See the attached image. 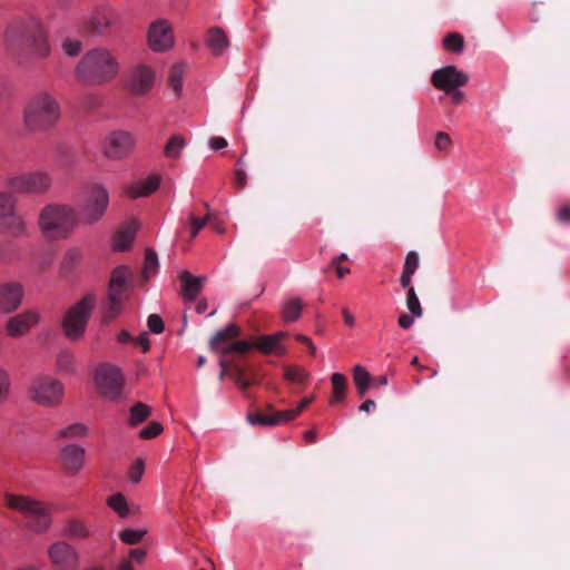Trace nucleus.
I'll use <instances>...</instances> for the list:
<instances>
[{
  "label": "nucleus",
  "mask_w": 570,
  "mask_h": 570,
  "mask_svg": "<svg viewBox=\"0 0 570 570\" xmlns=\"http://www.w3.org/2000/svg\"><path fill=\"white\" fill-rule=\"evenodd\" d=\"M146 557V551L144 549H131L129 552V559L136 562H142Z\"/></svg>",
  "instance_id": "nucleus-62"
},
{
  "label": "nucleus",
  "mask_w": 570,
  "mask_h": 570,
  "mask_svg": "<svg viewBox=\"0 0 570 570\" xmlns=\"http://www.w3.org/2000/svg\"><path fill=\"white\" fill-rule=\"evenodd\" d=\"M135 146V138L128 131L110 132L104 140V154L110 159H122L130 154Z\"/></svg>",
  "instance_id": "nucleus-13"
},
{
  "label": "nucleus",
  "mask_w": 570,
  "mask_h": 570,
  "mask_svg": "<svg viewBox=\"0 0 570 570\" xmlns=\"http://www.w3.org/2000/svg\"><path fill=\"white\" fill-rule=\"evenodd\" d=\"M30 400L43 407H57L65 397V385L58 379L40 374L32 377L28 389Z\"/></svg>",
  "instance_id": "nucleus-6"
},
{
  "label": "nucleus",
  "mask_w": 570,
  "mask_h": 570,
  "mask_svg": "<svg viewBox=\"0 0 570 570\" xmlns=\"http://www.w3.org/2000/svg\"><path fill=\"white\" fill-rule=\"evenodd\" d=\"M23 296L22 286L18 283H8L0 286V311L12 313L21 305Z\"/></svg>",
  "instance_id": "nucleus-20"
},
{
  "label": "nucleus",
  "mask_w": 570,
  "mask_h": 570,
  "mask_svg": "<svg viewBox=\"0 0 570 570\" xmlns=\"http://www.w3.org/2000/svg\"><path fill=\"white\" fill-rule=\"evenodd\" d=\"M78 224V213L66 204H48L39 213V229L50 240L66 239Z\"/></svg>",
  "instance_id": "nucleus-4"
},
{
  "label": "nucleus",
  "mask_w": 570,
  "mask_h": 570,
  "mask_svg": "<svg viewBox=\"0 0 570 570\" xmlns=\"http://www.w3.org/2000/svg\"><path fill=\"white\" fill-rule=\"evenodd\" d=\"M108 505L116 511L119 517L126 518L129 513V508L125 497L121 493H116L108 498Z\"/></svg>",
  "instance_id": "nucleus-41"
},
{
  "label": "nucleus",
  "mask_w": 570,
  "mask_h": 570,
  "mask_svg": "<svg viewBox=\"0 0 570 570\" xmlns=\"http://www.w3.org/2000/svg\"><path fill=\"white\" fill-rule=\"evenodd\" d=\"M312 397H305L301 401L299 405L295 410H286L285 413H292L293 420L307 406L312 403Z\"/></svg>",
  "instance_id": "nucleus-59"
},
{
  "label": "nucleus",
  "mask_w": 570,
  "mask_h": 570,
  "mask_svg": "<svg viewBox=\"0 0 570 570\" xmlns=\"http://www.w3.org/2000/svg\"><path fill=\"white\" fill-rule=\"evenodd\" d=\"M331 383L333 387V395L330 402L333 405L345 399L346 377L341 373H334L331 376Z\"/></svg>",
  "instance_id": "nucleus-34"
},
{
  "label": "nucleus",
  "mask_w": 570,
  "mask_h": 570,
  "mask_svg": "<svg viewBox=\"0 0 570 570\" xmlns=\"http://www.w3.org/2000/svg\"><path fill=\"white\" fill-rule=\"evenodd\" d=\"M131 277V272L125 265L116 267L109 282V294H116L124 297L128 289V281Z\"/></svg>",
  "instance_id": "nucleus-24"
},
{
  "label": "nucleus",
  "mask_w": 570,
  "mask_h": 570,
  "mask_svg": "<svg viewBox=\"0 0 570 570\" xmlns=\"http://www.w3.org/2000/svg\"><path fill=\"white\" fill-rule=\"evenodd\" d=\"M61 48L67 56L76 57L82 49V42L80 40L66 38L61 43Z\"/></svg>",
  "instance_id": "nucleus-47"
},
{
  "label": "nucleus",
  "mask_w": 570,
  "mask_h": 570,
  "mask_svg": "<svg viewBox=\"0 0 570 570\" xmlns=\"http://www.w3.org/2000/svg\"><path fill=\"white\" fill-rule=\"evenodd\" d=\"M48 559L52 570H77L80 556L75 547L59 540L48 547Z\"/></svg>",
  "instance_id": "nucleus-12"
},
{
  "label": "nucleus",
  "mask_w": 570,
  "mask_h": 570,
  "mask_svg": "<svg viewBox=\"0 0 570 570\" xmlns=\"http://www.w3.org/2000/svg\"><path fill=\"white\" fill-rule=\"evenodd\" d=\"M87 426L82 423H72L57 432L56 440L60 439H77L87 434Z\"/></svg>",
  "instance_id": "nucleus-37"
},
{
  "label": "nucleus",
  "mask_w": 570,
  "mask_h": 570,
  "mask_svg": "<svg viewBox=\"0 0 570 570\" xmlns=\"http://www.w3.org/2000/svg\"><path fill=\"white\" fill-rule=\"evenodd\" d=\"M144 463L140 460H137L129 470V478L134 483H138L144 473Z\"/></svg>",
  "instance_id": "nucleus-54"
},
{
  "label": "nucleus",
  "mask_w": 570,
  "mask_h": 570,
  "mask_svg": "<svg viewBox=\"0 0 570 570\" xmlns=\"http://www.w3.org/2000/svg\"><path fill=\"white\" fill-rule=\"evenodd\" d=\"M412 276H413L412 273H409V272H405V271L402 272V275L400 277V283H401V286L403 288H407L409 289L410 287H412L411 286Z\"/></svg>",
  "instance_id": "nucleus-64"
},
{
  "label": "nucleus",
  "mask_w": 570,
  "mask_h": 570,
  "mask_svg": "<svg viewBox=\"0 0 570 570\" xmlns=\"http://www.w3.org/2000/svg\"><path fill=\"white\" fill-rule=\"evenodd\" d=\"M252 425L276 426L293 420L292 413L285 411H274L272 405H268V413L256 412L249 413L247 416Z\"/></svg>",
  "instance_id": "nucleus-21"
},
{
  "label": "nucleus",
  "mask_w": 570,
  "mask_h": 570,
  "mask_svg": "<svg viewBox=\"0 0 570 570\" xmlns=\"http://www.w3.org/2000/svg\"><path fill=\"white\" fill-rule=\"evenodd\" d=\"M137 224L135 222H130L124 227H121L115 235L114 238V247L117 250H126L128 249L134 239L137 232Z\"/></svg>",
  "instance_id": "nucleus-28"
},
{
  "label": "nucleus",
  "mask_w": 570,
  "mask_h": 570,
  "mask_svg": "<svg viewBox=\"0 0 570 570\" xmlns=\"http://www.w3.org/2000/svg\"><path fill=\"white\" fill-rule=\"evenodd\" d=\"M60 115L58 101L48 92H40L26 102L22 124L29 132H45L56 126Z\"/></svg>",
  "instance_id": "nucleus-3"
},
{
  "label": "nucleus",
  "mask_w": 570,
  "mask_h": 570,
  "mask_svg": "<svg viewBox=\"0 0 570 570\" xmlns=\"http://www.w3.org/2000/svg\"><path fill=\"white\" fill-rule=\"evenodd\" d=\"M443 46L448 51L460 53L464 47V39L460 33H448L443 39Z\"/></svg>",
  "instance_id": "nucleus-40"
},
{
  "label": "nucleus",
  "mask_w": 570,
  "mask_h": 570,
  "mask_svg": "<svg viewBox=\"0 0 570 570\" xmlns=\"http://www.w3.org/2000/svg\"><path fill=\"white\" fill-rule=\"evenodd\" d=\"M284 377L293 383L302 384L307 379V373L299 367H285Z\"/></svg>",
  "instance_id": "nucleus-45"
},
{
  "label": "nucleus",
  "mask_w": 570,
  "mask_h": 570,
  "mask_svg": "<svg viewBox=\"0 0 570 570\" xmlns=\"http://www.w3.org/2000/svg\"><path fill=\"white\" fill-rule=\"evenodd\" d=\"M95 305V296L88 294L66 312L62 330L68 338L78 340L83 335Z\"/></svg>",
  "instance_id": "nucleus-8"
},
{
  "label": "nucleus",
  "mask_w": 570,
  "mask_h": 570,
  "mask_svg": "<svg viewBox=\"0 0 570 570\" xmlns=\"http://www.w3.org/2000/svg\"><path fill=\"white\" fill-rule=\"evenodd\" d=\"M94 384L100 397L108 402H117L122 397L125 377L119 367L102 363L92 374Z\"/></svg>",
  "instance_id": "nucleus-7"
},
{
  "label": "nucleus",
  "mask_w": 570,
  "mask_h": 570,
  "mask_svg": "<svg viewBox=\"0 0 570 570\" xmlns=\"http://www.w3.org/2000/svg\"><path fill=\"white\" fill-rule=\"evenodd\" d=\"M286 337L285 332H277L272 335H259L254 337V347L264 355L283 356L286 354V347L282 341Z\"/></svg>",
  "instance_id": "nucleus-19"
},
{
  "label": "nucleus",
  "mask_w": 570,
  "mask_h": 570,
  "mask_svg": "<svg viewBox=\"0 0 570 570\" xmlns=\"http://www.w3.org/2000/svg\"><path fill=\"white\" fill-rule=\"evenodd\" d=\"M240 335V328L236 324H229L224 330L218 331L209 342V348L220 356H228L236 353L244 355L254 347V340L234 341Z\"/></svg>",
  "instance_id": "nucleus-10"
},
{
  "label": "nucleus",
  "mask_w": 570,
  "mask_h": 570,
  "mask_svg": "<svg viewBox=\"0 0 570 570\" xmlns=\"http://www.w3.org/2000/svg\"><path fill=\"white\" fill-rule=\"evenodd\" d=\"M469 76L456 69L454 66H446L435 70L432 73V85L446 94H450L454 89L463 87L468 83Z\"/></svg>",
  "instance_id": "nucleus-14"
},
{
  "label": "nucleus",
  "mask_w": 570,
  "mask_h": 570,
  "mask_svg": "<svg viewBox=\"0 0 570 570\" xmlns=\"http://www.w3.org/2000/svg\"><path fill=\"white\" fill-rule=\"evenodd\" d=\"M161 431H163V425L160 423L151 422L146 428L140 430L139 436L141 439L148 440V439L156 438L157 435H159L161 433Z\"/></svg>",
  "instance_id": "nucleus-49"
},
{
  "label": "nucleus",
  "mask_w": 570,
  "mask_h": 570,
  "mask_svg": "<svg viewBox=\"0 0 570 570\" xmlns=\"http://www.w3.org/2000/svg\"><path fill=\"white\" fill-rule=\"evenodd\" d=\"M119 62L111 51L105 47L88 50L75 68V77L86 85H102L116 78Z\"/></svg>",
  "instance_id": "nucleus-2"
},
{
  "label": "nucleus",
  "mask_w": 570,
  "mask_h": 570,
  "mask_svg": "<svg viewBox=\"0 0 570 570\" xmlns=\"http://www.w3.org/2000/svg\"><path fill=\"white\" fill-rule=\"evenodd\" d=\"M148 45L153 51L164 52L174 46L171 26L167 20L154 21L148 29Z\"/></svg>",
  "instance_id": "nucleus-16"
},
{
  "label": "nucleus",
  "mask_w": 570,
  "mask_h": 570,
  "mask_svg": "<svg viewBox=\"0 0 570 570\" xmlns=\"http://www.w3.org/2000/svg\"><path fill=\"white\" fill-rule=\"evenodd\" d=\"M399 325L404 328V330H407L410 328L413 323H414V316L413 315H409L406 313H403L399 316Z\"/></svg>",
  "instance_id": "nucleus-60"
},
{
  "label": "nucleus",
  "mask_w": 570,
  "mask_h": 570,
  "mask_svg": "<svg viewBox=\"0 0 570 570\" xmlns=\"http://www.w3.org/2000/svg\"><path fill=\"white\" fill-rule=\"evenodd\" d=\"M206 43L212 53L219 56L229 46L228 38L223 29L213 27L207 32Z\"/></svg>",
  "instance_id": "nucleus-26"
},
{
  "label": "nucleus",
  "mask_w": 570,
  "mask_h": 570,
  "mask_svg": "<svg viewBox=\"0 0 570 570\" xmlns=\"http://www.w3.org/2000/svg\"><path fill=\"white\" fill-rule=\"evenodd\" d=\"M57 372L60 374H75V355L68 350L61 351L56 358Z\"/></svg>",
  "instance_id": "nucleus-33"
},
{
  "label": "nucleus",
  "mask_w": 570,
  "mask_h": 570,
  "mask_svg": "<svg viewBox=\"0 0 570 570\" xmlns=\"http://www.w3.org/2000/svg\"><path fill=\"white\" fill-rule=\"evenodd\" d=\"M160 179L158 176H150L144 180H140L126 190L130 198L145 197L153 194L159 186Z\"/></svg>",
  "instance_id": "nucleus-25"
},
{
  "label": "nucleus",
  "mask_w": 570,
  "mask_h": 570,
  "mask_svg": "<svg viewBox=\"0 0 570 570\" xmlns=\"http://www.w3.org/2000/svg\"><path fill=\"white\" fill-rule=\"evenodd\" d=\"M209 222H212V214L208 213L204 218L195 215L189 216L190 238L194 239L200 229H203Z\"/></svg>",
  "instance_id": "nucleus-44"
},
{
  "label": "nucleus",
  "mask_w": 570,
  "mask_h": 570,
  "mask_svg": "<svg viewBox=\"0 0 570 570\" xmlns=\"http://www.w3.org/2000/svg\"><path fill=\"white\" fill-rule=\"evenodd\" d=\"M151 415V407L142 402L135 403L129 409L128 424L137 426L145 422Z\"/></svg>",
  "instance_id": "nucleus-31"
},
{
  "label": "nucleus",
  "mask_w": 570,
  "mask_h": 570,
  "mask_svg": "<svg viewBox=\"0 0 570 570\" xmlns=\"http://www.w3.org/2000/svg\"><path fill=\"white\" fill-rule=\"evenodd\" d=\"M419 254L414 250H411L405 257L403 271L414 274L419 267Z\"/></svg>",
  "instance_id": "nucleus-50"
},
{
  "label": "nucleus",
  "mask_w": 570,
  "mask_h": 570,
  "mask_svg": "<svg viewBox=\"0 0 570 570\" xmlns=\"http://www.w3.org/2000/svg\"><path fill=\"white\" fill-rule=\"evenodd\" d=\"M135 343L138 346L142 347L144 352H147L150 348V342L146 333L140 334L136 340Z\"/></svg>",
  "instance_id": "nucleus-63"
},
{
  "label": "nucleus",
  "mask_w": 570,
  "mask_h": 570,
  "mask_svg": "<svg viewBox=\"0 0 570 570\" xmlns=\"http://www.w3.org/2000/svg\"><path fill=\"white\" fill-rule=\"evenodd\" d=\"M6 50L20 61L29 58L46 59L51 46L42 21L26 14L13 19L4 31Z\"/></svg>",
  "instance_id": "nucleus-1"
},
{
  "label": "nucleus",
  "mask_w": 570,
  "mask_h": 570,
  "mask_svg": "<svg viewBox=\"0 0 570 570\" xmlns=\"http://www.w3.org/2000/svg\"><path fill=\"white\" fill-rule=\"evenodd\" d=\"M155 73L146 66H137L132 69L129 80L130 89L138 95L147 92L154 85Z\"/></svg>",
  "instance_id": "nucleus-22"
},
{
  "label": "nucleus",
  "mask_w": 570,
  "mask_h": 570,
  "mask_svg": "<svg viewBox=\"0 0 570 570\" xmlns=\"http://www.w3.org/2000/svg\"><path fill=\"white\" fill-rule=\"evenodd\" d=\"M247 183V175L243 169L235 170L234 185L238 190L245 188Z\"/></svg>",
  "instance_id": "nucleus-56"
},
{
  "label": "nucleus",
  "mask_w": 570,
  "mask_h": 570,
  "mask_svg": "<svg viewBox=\"0 0 570 570\" xmlns=\"http://www.w3.org/2000/svg\"><path fill=\"white\" fill-rule=\"evenodd\" d=\"M556 216L559 223L570 224V204H562Z\"/></svg>",
  "instance_id": "nucleus-55"
},
{
  "label": "nucleus",
  "mask_w": 570,
  "mask_h": 570,
  "mask_svg": "<svg viewBox=\"0 0 570 570\" xmlns=\"http://www.w3.org/2000/svg\"><path fill=\"white\" fill-rule=\"evenodd\" d=\"M51 185V175L43 170L21 174L9 179V186L22 194L42 195L50 189Z\"/></svg>",
  "instance_id": "nucleus-11"
},
{
  "label": "nucleus",
  "mask_w": 570,
  "mask_h": 570,
  "mask_svg": "<svg viewBox=\"0 0 570 570\" xmlns=\"http://www.w3.org/2000/svg\"><path fill=\"white\" fill-rule=\"evenodd\" d=\"M229 371H230V379L234 382L246 377V368L236 361L229 362Z\"/></svg>",
  "instance_id": "nucleus-53"
},
{
  "label": "nucleus",
  "mask_w": 570,
  "mask_h": 570,
  "mask_svg": "<svg viewBox=\"0 0 570 570\" xmlns=\"http://www.w3.org/2000/svg\"><path fill=\"white\" fill-rule=\"evenodd\" d=\"M145 534V530L125 529L120 533V539L127 544H136L144 538Z\"/></svg>",
  "instance_id": "nucleus-46"
},
{
  "label": "nucleus",
  "mask_w": 570,
  "mask_h": 570,
  "mask_svg": "<svg viewBox=\"0 0 570 570\" xmlns=\"http://www.w3.org/2000/svg\"><path fill=\"white\" fill-rule=\"evenodd\" d=\"M158 269V258L157 254L151 250L147 249L145 255V263H144V271L142 276L144 281H148L150 276H153Z\"/></svg>",
  "instance_id": "nucleus-42"
},
{
  "label": "nucleus",
  "mask_w": 570,
  "mask_h": 570,
  "mask_svg": "<svg viewBox=\"0 0 570 570\" xmlns=\"http://www.w3.org/2000/svg\"><path fill=\"white\" fill-rule=\"evenodd\" d=\"M148 328L151 333L160 334L164 332L165 325L161 317L157 314H150L147 320Z\"/></svg>",
  "instance_id": "nucleus-51"
},
{
  "label": "nucleus",
  "mask_w": 570,
  "mask_h": 570,
  "mask_svg": "<svg viewBox=\"0 0 570 570\" xmlns=\"http://www.w3.org/2000/svg\"><path fill=\"white\" fill-rule=\"evenodd\" d=\"M204 281V277H195L189 272L184 271L180 275V282L185 298L195 301L202 289Z\"/></svg>",
  "instance_id": "nucleus-27"
},
{
  "label": "nucleus",
  "mask_w": 570,
  "mask_h": 570,
  "mask_svg": "<svg viewBox=\"0 0 570 570\" xmlns=\"http://www.w3.org/2000/svg\"><path fill=\"white\" fill-rule=\"evenodd\" d=\"M219 367H220V373L218 376L219 381H223L225 376L230 377L229 361H227L226 357L220 356Z\"/></svg>",
  "instance_id": "nucleus-58"
},
{
  "label": "nucleus",
  "mask_w": 570,
  "mask_h": 570,
  "mask_svg": "<svg viewBox=\"0 0 570 570\" xmlns=\"http://www.w3.org/2000/svg\"><path fill=\"white\" fill-rule=\"evenodd\" d=\"M86 451L78 444H67L59 451V459L65 471L76 475L85 464Z\"/></svg>",
  "instance_id": "nucleus-18"
},
{
  "label": "nucleus",
  "mask_w": 570,
  "mask_h": 570,
  "mask_svg": "<svg viewBox=\"0 0 570 570\" xmlns=\"http://www.w3.org/2000/svg\"><path fill=\"white\" fill-rule=\"evenodd\" d=\"M10 392V376L7 370L0 367V404H3Z\"/></svg>",
  "instance_id": "nucleus-48"
},
{
  "label": "nucleus",
  "mask_w": 570,
  "mask_h": 570,
  "mask_svg": "<svg viewBox=\"0 0 570 570\" xmlns=\"http://www.w3.org/2000/svg\"><path fill=\"white\" fill-rule=\"evenodd\" d=\"M227 140L223 137H213L209 140V146L213 150H219L227 147Z\"/></svg>",
  "instance_id": "nucleus-61"
},
{
  "label": "nucleus",
  "mask_w": 570,
  "mask_h": 570,
  "mask_svg": "<svg viewBox=\"0 0 570 570\" xmlns=\"http://www.w3.org/2000/svg\"><path fill=\"white\" fill-rule=\"evenodd\" d=\"M185 72L184 63H176L171 67L168 76L169 86L176 95H179L183 88V78Z\"/></svg>",
  "instance_id": "nucleus-38"
},
{
  "label": "nucleus",
  "mask_w": 570,
  "mask_h": 570,
  "mask_svg": "<svg viewBox=\"0 0 570 570\" xmlns=\"http://www.w3.org/2000/svg\"><path fill=\"white\" fill-rule=\"evenodd\" d=\"M219 367H220V373L218 376L219 381H223L225 376L230 377L229 361H227L226 357L220 356Z\"/></svg>",
  "instance_id": "nucleus-57"
},
{
  "label": "nucleus",
  "mask_w": 570,
  "mask_h": 570,
  "mask_svg": "<svg viewBox=\"0 0 570 570\" xmlns=\"http://www.w3.org/2000/svg\"><path fill=\"white\" fill-rule=\"evenodd\" d=\"M303 303L299 298L287 301L283 308V317L286 322H295L299 318Z\"/></svg>",
  "instance_id": "nucleus-39"
},
{
  "label": "nucleus",
  "mask_w": 570,
  "mask_h": 570,
  "mask_svg": "<svg viewBox=\"0 0 570 570\" xmlns=\"http://www.w3.org/2000/svg\"><path fill=\"white\" fill-rule=\"evenodd\" d=\"M6 502L10 509L23 515L27 529L36 533H43L50 528V510L43 502L14 494H8Z\"/></svg>",
  "instance_id": "nucleus-5"
},
{
  "label": "nucleus",
  "mask_w": 570,
  "mask_h": 570,
  "mask_svg": "<svg viewBox=\"0 0 570 570\" xmlns=\"http://www.w3.org/2000/svg\"><path fill=\"white\" fill-rule=\"evenodd\" d=\"M185 146V139L179 135H174L166 142L164 147V155L167 158H178Z\"/></svg>",
  "instance_id": "nucleus-35"
},
{
  "label": "nucleus",
  "mask_w": 570,
  "mask_h": 570,
  "mask_svg": "<svg viewBox=\"0 0 570 570\" xmlns=\"http://www.w3.org/2000/svg\"><path fill=\"white\" fill-rule=\"evenodd\" d=\"M109 205L108 190L100 184H90L86 187V196L79 212V223L94 225L107 212Z\"/></svg>",
  "instance_id": "nucleus-9"
},
{
  "label": "nucleus",
  "mask_w": 570,
  "mask_h": 570,
  "mask_svg": "<svg viewBox=\"0 0 570 570\" xmlns=\"http://www.w3.org/2000/svg\"><path fill=\"white\" fill-rule=\"evenodd\" d=\"M353 381L360 396L363 397L372 385V377L370 373L362 365H355L353 367Z\"/></svg>",
  "instance_id": "nucleus-30"
},
{
  "label": "nucleus",
  "mask_w": 570,
  "mask_h": 570,
  "mask_svg": "<svg viewBox=\"0 0 570 570\" xmlns=\"http://www.w3.org/2000/svg\"><path fill=\"white\" fill-rule=\"evenodd\" d=\"M452 145V140L446 132L439 131L435 135L434 146L440 151L448 150Z\"/></svg>",
  "instance_id": "nucleus-52"
},
{
  "label": "nucleus",
  "mask_w": 570,
  "mask_h": 570,
  "mask_svg": "<svg viewBox=\"0 0 570 570\" xmlns=\"http://www.w3.org/2000/svg\"><path fill=\"white\" fill-rule=\"evenodd\" d=\"M62 534L69 539H86L90 535V530L82 520L70 519L66 521Z\"/></svg>",
  "instance_id": "nucleus-29"
},
{
  "label": "nucleus",
  "mask_w": 570,
  "mask_h": 570,
  "mask_svg": "<svg viewBox=\"0 0 570 570\" xmlns=\"http://www.w3.org/2000/svg\"><path fill=\"white\" fill-rule=\"evenodd\" d=\"M116 21V14L110 9L96 10L83 23V31L91 36L102 37L108 33Z\"/></svg>",
  "instance_id": "nucleus-17"
},
{
  "label": "nucleus",
  "mask_w": 570,
  "mask_h": 570,
  "mask_svg": "<svg viewBox=\"0 0 570 570\" xmlns=\"http://www.w3.org/2000/svg\"><path fill=\"white\" fill-rule=\"evenodd\" d=\"M40 315L35 311L16 314L4 323V333L11 338L23 337L39 323Z\"/></svg>",
  "instance_id": "nucleus-15"
},
{
  "label": "nucleus",
  "mask_w": 570,
  "mask_h": 570,
  "mask_svg": "<svg viewBox=\"0 0 570 570\" xmlns=\"http://www.w3.org/2000/svg\"><path fill=\"white\" fill-rule=\"evenodd\" d=\"M406 307L412 313L413 316L420 317L423 314V309L421 307L419 297L415 293L414 287H410L406 293Z\"/></svg>",
  "instance_id": "nucleus-43"
},
{
  "label": "nucleus",
  "mask_w": 570,
  "mask_h": 570,
  "mask_svg": "<svg viewBox=\"0 0 570 570\" xmlns=\"http://www.w3.org/2000/svg\"><path fill=\"white\" fill-rule=\"evenodd\" d=\"M17 210V197L12 191L0 190V218Z\"/></svg>",
  "instance_id": "nucleus-36"
},
{
  "label": "nucleus",
  "mask_w": 570,
  "mask_h": 570,
  "mask_svg": "<svg viewBox=\"0 0 570 570\" xmlns=\"http://www.w3.org/2000/svg\"><path fill=\"white\" fill-rule=\"evenodd\" d=\"M2 229L12 237L28 236L27 222L20 214L14 210L12 214L0 218Z\"/></svg>",
  "instance_id": "nucleus-23"
},
{
  "label": "nucleus",
  "mask_w": 570,
  "mask_h": 570,
  "mask_svg": "<svg viewBox=\"0 0 570 570\" xmlns=\"http://www.w3.org/2000/svg\"><path fill=\"white\" fill-rule=\"evenodd\" d=\"M122 296L108 293V302L102 311V323L107 324L115 320L121 311Z\"/></svg>",
  "instance_id": "nucleus-32"
}]
</instances>
